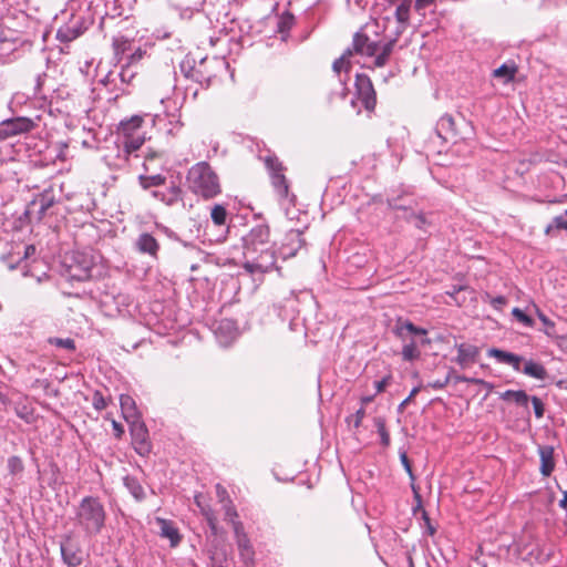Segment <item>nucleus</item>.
Segmentation results:
<instances>
[{
  "instance_id": "obj_1",
  "label": "nucleus",
  "mask_w": 567,
  "mask_h": 567,
  "mask_svg": "<svg viewBox=\"0 0 567 567\" xmlns=\"http://www.w3.org/2000/svg\"><path fill=\"white\" fill-rule=\"evenodd\" d=\"M369 28L370 24H365L358 32H355L351 48H348L332 64V69L338 74L339 82L342 85H346L349 79L348 73L354 63L353 58L355 55L373 58L372 65L370 66L372 69L383 68L390 60L396 43V39H390L384 43H381L380 40H374L369 37L367 32ZM346 96L347 87L343 86L341 97L346 99Z\"/></svg>"
},
{
  "instance_id": "obj_2",
  "label": "nucleus",
  "mask_w": 567,
  "mask_h": 567,
  "mask_svg": "<svg viewBox=\"0 0 567 567\" xmlns=\"http://www.w3.org/2000/svg\"><path fill=\"white\" fill-rule=\"evenodd\" d=\"M243 268L249 274H266L280 270L277 266V254L270 240V228L266 224L252 227L243 238Z\"/></svg>"
},
{
  "instance_id": "obj_3",
  "label": "nucleus",
  "mask_w": 567,
  "mask_h": 567,
  "mask_svg": "<svg viewBox=\"0 0 567 567\" xmlns=\"http://www.w3.org/2000/svg\"><path fill=\"white\" fill-rule=\"evenodd\" d=\"M145 115H132L122 120L117 127L116 156L109 161V165L116 169L127 168L130 156L142 147L146 141V133L142 130Z\"/></svg>"
},
{
  "instance_id": "obj_4",
  "label": "nucleus",
  "mask_w": 567,
  "mask_h": 567,
  "mask_svg": "<svg viewBox=\"0 0 567 567\" xmlns=\"http://www.w3.org/2000/svg\"><path fill=\"white\" fill-rule=\"evenodd\" d=\"M106 511L96 496L83 497L75 508L74 525L87 537L99 535L105 527Z\"/></svg>"
},
{
  "instance_id": "obj_5",
  "label": "nucleus",
  "mask_w": 567,
  "mask_h": 567,
  "mask_svg": "<svg viewBox=\"0 0 567 567\" xmlns=\"http://www.w3.org/2000/svg\"><path fill=\"white\" fill-rule=\"evenodd\" d=\"M186 181L188 189L203 199H212L221 193L219 177L207 162L193 165Z\"/></svg>"
},
{
  "instance_id": "obj_6",
  "label": "nucleus",
  "mask_w": 567,
  "mask_h": 567,
  "mask_svg": "<svg viewBox=\"0 0 567 567\" xmlns=\"http://www.w3.org/2000/svg\"><path fill=\"white\" fill-rule=\"evenodd\" d=\"M487 354L491 358H495L499 363L508 364L515 371L522 372L536 380L544 381L548 377L547 370L542 363L534 360L524 361L523 357L516 353L497 348H491Z\"/></svg>"
},
{
  "instance_id": "obj_7",
  "label": "nucleus",
  "mask_w": 567,
  "mask_h": 567,
  "mask_svg": "<svg viewBox=\"0 0 567 567\" xmlns=\"http://www.w3.org/2000/svg\"><path fill=\"white\" fill-rule=\"evenodd\" d=\"M265 165L269 172L271 186L281 205H295L296 196L290 192L289 182L284 174L285 167L276 156H267Z\"/></svg>"
},
{
  "instance_id": "obj_8",
  "label": "nucleus",
  "mask_w": 567,
  "mask_h": 567,
  "mask_svg": "<svg viewBox=\"0 0 567 567\" xmlns=\"http://www.w3.org/2000/svg\"><path fill=\"white\" fill-rule=\"evenodd\" d=\"M137 74L136 66L124 63L118 72L110 71L100 82L111 93H114L115 97H118L132 92Z\"/></svg>"
},
{
  "instance_id": "obj_9",
  "label": "nucleus",
  "mask_w": 567,
  "mask_h": 567,
  "mask_svg": "<svg viewBox=\"0 0 567 567\" xmlns=\"http://www.w3.org/2000/svg\"><path fill=\"white\" fill-rule=\"evenodd\" d=\"M65 276L71 280L85 281L91 278L94 266L91 255L83 251H73L65 257Z\"/></svg>"
},
{
  "instance_id": "obj_10",
  "label": "nucleus",
  "mask_w": 567,
  "mask_h": 567,
  "mask_svg": "<svg viewBox=\"0 0 567 567\" xmlns=\"http://www.w3.org/2000/svg\"><path fill=\"white\" fill-rule=\"evenodd\" d=\"M151 196L167 206L175 205L183 199L181 177L171 176L166 182V186L159 187L158 189H152Z\"/></svg>"
},
{
  "instance_id": "obj_11",
  "label": "nucleus",
  "mask_w": 567,
  "mask_h": 567,
  "mask_svg": "<svg viewBox=\"0 0 567 567\" xmlns=\"http://www.w3.org/2000/svg\"><path fill=\"white\" fill-rule=\"evenodd\" d=\"M128 423L132 436V445L135 452L143 457L148 456L152 452V443L145 423L141 419L131 421Z\"/></svg>"
},
{
  "instance_id": "obj_12",
  "label": "nucleus",
  "mask_w": 567,
  "mask_h": 567,
  "mask_svg": "<svg viewBox=\"0 0 567 567\" xmlns=\"http://www.w3.org/2000/svg\"><path fill=\"white\" fill-rule=\"evenodd\" d=\"M34 122L29 117H12L0 122V141L29 133L34 128Z\"/></svg>"
},
{
  "instance_id": "obj_13",
  "label": "nucleus",
  "mask_w": 567,
  "mask_h": 567,
  "mask_svg": "<svg viewBox=\"0 0 567 567\" xmlns=\"http://www.w3.org/2000/svg\"><path fill=\"white\" fill-rule=\"evenodd\" d=\"M91 21L82 16H73L69 22L61 25L56 31V39L60 42H71L82 35L91 25Z\"/></svg>"
},
{
  "instance_id": "obj_14",
  "label": "nucleus",
  "mask_w": 567,
  "mask_h": 567,
  "mask_svg": "<svg viewBox=\"0 0 567 567\" xmlns=\"http://www.w3.org/2000/svg\"><path fill=\"white\" fill-rule=\"evenodd\" d=\"M355 95L361 101L364 109L369 112L373 111L377 105V93L371 79L363 73L355 76Z\"/></svg>"
},
{
  "instance_id": "obj_15",
  "label": "nucleus",
  "mask_w": 567,
  "mask_h": 567,
  "mask_svg": "<svg viewBox=\"0 0 567 567\" xmlns=\"http://www.w3.org/2000/svg\"><path fill=\"white\" fill-rule=\"evenodd\" d=\"M235 540L239 558L246 567H255V549L243 524H235Z\"/></svg>"
},
{
  "instance_id": "obj_16",
  "label": "nucleus",
  "mask_w": 567,
  "mask_h": 567,
  "mask_svg": "<svg viewBox=\"0 0 567 567\" xmlns=\"http://www.w3.org/2000/svg\"><path fill=\"white\" fill-rule=\"evenodd\" d=\"M305 245L303 233L299 229H290L280 245L279 255L284 260L292 258Z\"/></svg>"
},
{
  "instance_id": "obj_17",
  "label": "nucleus",
  "mask_w": 567,
  "mask_h": 567,
  "mask_svg": "<svg viewBox=\"0 0 567 567\" xmlns=\"http://www.w3.org/2000/svg\"><path fill=\"white\" fill-rule=\"evenodd\" d=\"M134 248L141 255H146L151 259L157 260L161 251V244L151 233L144 231L135 239Z\"/></svg>"
},
{
  "instance_id": "obj_18",
  "label": "nucleus",
  "mask_w": 567,
  "mask_h": 567,
  "mask_svg": "<svg viewBox=\"0 0 567 567\" xmlns=\"http://www.w3.org/2000/svg\"><path fill=\"white\" fill-rule=\"evenodd\" d=\"M60 549L63 563L69 567H78L82 564V551L71 536H66L62 540Z\"/></svg>"
},
{
  "instance_id": "obj_19",
  "label": "nucleus",
  "mask_w": 567,
  "mask_h": 567,
  "mask_svg": "<svg viewBox=\"0 0 567 567\" xmlns=\"http://www.w3.org/2000/svg\"><path fill=\"white\" fill-rule=\"evenodd\" d=\"M435 133L444 142H456L457 132L453 116L450 114L442 115L436 123Z\"/></svg>"
},
{
  "instance_id": "obj_20",
  "label": "nucleus",
  "mask_w": 567,
  "mask_h": 567,
  "mask_svg": "<svg viewBox=\"0 0 567 567\" xmlns=\"http://www.w3.org/2000/svg\"><path fill=\"white\" fill-rule=\"evenodd\" d=\"M457 357L456 363L462 368L474 364L480 355V348L471 343H461L456 346Z\"/></svg>"
},
{
  "instance_id": "obj_21",
  "label": "nucleus",
  "mask_w": 567,
  "mask_h": 567,
  "mask_svg": "<svg viewBox=\"0 0 567 567\" xmlns=\"http://www.w3.org/2000/svg\"><path fill=\"white\" fill-rule=\"evenodd\" d=\"M134 45V39L123 34H116L112 38V50L114 60L120 63L124 56H127Z\"/></svg>"
},
{
  "instance_id": "obj_22",
  "label": "nucleus",
  "mask_w": 567,
  "mask_h": 567,
  "mask_svg": "<svg viewBox=\"0 0 567 567\" xmlns=\"http://www.w3.org/2000/svg\"><path fill=\"white\" fill-rule=\"evenodd\" d=\"M537 451L540 460L539 472L543 476L548 477L551 475L556 466L554 447L551 445H539Z\"/></svg>"
},
{
  "instance_id": "obj_23",
  "label": "nucleus",
  "mask_w": 567,
  "mask_h": 567,
  "mask_svg": "<svg viewBox=\"0 0 567 567\" xmlns=\"http://www.w3.org/2000/svg\"><path fill=\"white\" fill-rule=\"evenodd\" d=\"M386 205L392 210H402L409 215L415 209L417 203L412 196L400 195L388 197Z\"/></svg>"
},
{
  "instance_id": "obj_24",
  "label": "nucleus",
  "mask_w": 567,
  "mask_h": 567,
  "mask_svg": "<svg viewBox=\"0 0 567 567\" xmlns=\"http://www.w3.org/2000/svg\"><path fill=\"white\" fill-rule=\"evenodd\" d=\"M156 522L159 526V535L169 539L172 547H176L181 543L182 536L175 524L172 520L165 518H157Z\"/></svg>"
},
{
  "instance_id": "obj_25",
  "label": "nucleus",
  "mask_w": 567,
  "mask_h": 567,
  "mask_svg": "<svg viewBox=\"0 0 567 567\" xmlns=\"http://www.w3.org/2000/svg\"><path fill=\"white\" fill-rule=\"evenodd\" d=\"M120 406L122 415L126 422L141 419L135 400L128 394H121Z\"/></svg>"
},
{
  "instance_id": "obj_26",
  "label": "nucleus",
  "mask_w": 567,
  "mask_h": 567,
  "mask_svg": "<svg viewBox=\"0 0 567 567\" xmlns=\"http://www.w3.org/2000/svg\"><path fill=\"white\" fill-rule=\"evenodd\" d=\"M394 333L396 337L405 339L408 334H413L415 337H425L427 334V331L423 328L416 327L411 321L399 320L394 327Z\"/></svg>"
},
{
  "instance_id": "obj_27",
  "label": "nucleus",
  "mask_w": 567,
  "mask_h": 567,
  "mask_svg": "<svg viewBox=\"0 0 567 567\" xmlns=\"http://www.w3.org/2000/svg\"><path fill=\"white\" fill-rule=\"evenodd\" d=\"M169 178L162 174L154 175H140L138 184L145 190L158 189L159 187L166 186V182Z\"/></svg>"
},
{
  "instance_id": "obj_28",
  "label": "nucleus",
  "mask_w": 567,
  "mask_h": 567,
  "mask_svg": "<svg viewBox=\"0 0 567 567\" xmlns=\"http://www.w3.org/2000/svg\"><path fill=\"white\" fill-rule=\"evenodd\" d=\"M499 399L506 402H514L518 406L528 409L529 395L524 390H506L501 393Z\"/></svg>"
},
{
  "instance_id": "obj_29",
  "label": "nucleus",
  "mask_w": 567,
  "mask_h": 567,
  "mask_svg": "<svg viewBox=\"0 0 567 567\" xmlns=\"http://www.w3.org/2000/svg\"><path fill=\"white\" fill-rule=\"evenodd\" d=\"M195 503L199 507L200 513L205 517V519H206V522H207L212 533L214 535H216L217 534V517L215 515V512L213 511V508L208 504H204L202 502V495H196L195 496Z\"/></svg>"
},
{
  "instance_id": "obj_30",
  "label": "nucleus",
  "mask_w": 567,
  "mask_h": 567,
  "mask_svg": "<svg viewBox=\"0 0 567 567\" xmlns=\"http://www.w3.org/2000/svg\"><path fill=\"white\" fill-rule=\"evenodd\" d=\"M517 73V65L515 62L509 61L506 63H503L499 68L495 69L493 71V76L496 79L503 80V82L509 83L515 79V75Z\"/></svg>"
},
{
  "instance_id": "obj_31",
  "label": "nucleus",
  "mask_w": 567,
  "mask_h": 567,
  "mask_svg": "<svg viewBox=\"0 0 567 567\" xmlns=\"http://www.w3.org/2000/svg\"><path fill=\"white\" fill-rule=\"evenodd\" d=\"M54 204V198L48 193L41 194L34 198L31 203L33 207H38V217L39 219L43 218L47 214L48 209L51 208Z\"/></svg>"
},
{
  "instance_id": "obj_32",
  "label": "nucleus",
  "mask_w": 567,
  "mask_h": 567,
  "mask_svg": "<svg viewBox=\"0 0 567 567\" xmlns=\"http://www.w3.org/2000/svg\"><path fill=\"white\" fill-rule=\"evenodd\" d=\"M123 483L135 499L142 501L145 497L144 488L136 477L127 475Z\"/></svg>"
},
{
  "instance_id": "obj_33",
  "label": "nucleus",
  "mask_w": 567,
  "mask_h": 567,
  "mask_svg": "<svg viewBox=\"0 0 567 567\" xmlns=\"http://www.w3.org/2000/svg\"><path fill=\"white\" fill-rule=\"evenodd\" d=\"M399 6L395 9L394 16L400 23H408L410 20V11L412 7V0L399 1Z\"/></svg>"
},
{
  "instance_id": "obj_34",
  "label": "nucleus",
  "mask_w": 567,
  "mask_h": 567,
  "mask_svg": "<svg viewBox=\"0 0 567 567\" xmlns=\"http://www.w3.org/2000/svg\"><path fill=\"white\" fill-rule=\"evenodd\" d=\"M373 423H374V426L377 427V431L380 435L381 444L385 447L389 446L391 439H390V434L386 430L385 419L382 416H377V417H374Z\"/></svg>"
},
{
  "instance_id": "obj_35",
  "label": "nucleus",
  "mask_w": 567,
  "mask_h": 567,
  "mask_svg": "<svg viewBox=\"0 0 567 567\" xmlns=\"http://www.w3.org/2000/svg\"><path fill=\"white\" fill-rule=\"evenodd\" d=\"M561 229L567 230V219L564 214L556 216L551 220V223L547 225V227L545 228V234L548 236H551V235H555V231L561 230Z\"/></svg>"
},
{
  "instance_id": "obj_36",
  "label": "nucleus",
  "mask_w": 567,
  "mask_h": 567,
  "mask_svg": "<svg viewBox=\"0 0 567 567\" xmlns=\"http://www.w3.org/2000/svg\"><path fill=\"white\" fill-rule=\"evenodd\" d=\"M48 342L56 348L65 349L70 352H74L76 350L75 341L72 338H58L51 337L48 339Z\"/></svg>"
},
{
  "instance_id": "obj_37",
  "label": "nucleus",
  "mask_w": 567,
  "mask_h": 567,
  "mask_svg": "<svg viewBox=\"0 0 567 567\" xmlns=\"http://www.w3.org/2000/svg\"><path fill=\"white\" fill-rule=\"evenodd\" d=\"M210 217L216 226H225L227 221V210L223 205H215L212 208Z\"/></svg>"
},
{
  "instance_id": "obj_38",
  "label": "nucleus",
  "mask_w": 567,
  "mask_h": 567,
  "mask_svg": "<svg viewBox=\"0 0 567 567\" xmlns=\"http://www.w3.org/2000/svg\"><path fill=\"white\" fill-rule=\"evenodd\" d=\"M402 357L405 361H413L420 357V351L415 340H411L403 346Z\"/></svg>"
},
{
  "instance_id": "obj_39",
  "label": "nucleus",
  "mask_w": 567,
  "mask_h": 567,
  "mask_svg": "<svg viewBox=\"0 0 567 567\" xmlns=\"http://www.w3.org/2000/svg\"><path fill=\"white\" fill-rule=\"evenodd\" d=\"M166 116L168 117L166 133L168 135H176V134H178L179 131L183 127V123L181 122V114L179 113H173L171 115L167 114Z\"/></svg>"
},
{
  "instance_id": "obj_40",
  "label": "nucleus",
  "mask_w": 567,
  "mask_h": 567,
  "mask_svg": "<svg viewBox=\"0 0 567 567\" xmlns=\"http://www.w3.org/2000/svg\"><path fill=\"white\" fill-rule=\"evenodd\" d=\"M111 402L112 398L104 396L103 393L99 390H95L92 394V405L96 411H102L106 409Z\"/></svg>"
},
{
  "instance_id": "obj_41",
  "label": "nucleus",
  "mask_w": 567,
  "mask_h": 567,
  "mask_svg": "<svg viewBox=\"0 0 567 567\" xmlns=\"http://www.w3.org/2000/svg\"><path fill=\"white\" fill-rule=\"evenodd\" d=\"M181 71L184 73V75L188 79H192L196 82L202 81V76L198 70H196L192 64L189 60H184L181 63Z\"/></svg>"
},
{
  "instance_id": "obj_42",
  "label": "nucleus",
  "mask_w": 567,
  "mask_h": 567,
  "mask_svg": "<svg viewBox=\"0 0 567 567\" xmlns=\"http://www.w3.org/2000/svg\"><path fill=\"white\" fill-rule=\"evenodd\" d=\"M223 508L225 511V520L231 523L233 528L235 529V524H243L237 520L238 513L233 504V501L223 504Z\"/></svg>"
},
{
  "instance_id": "obj_43",
  "label": "nucleus",
  "mask_w": 567,
  "mask_h": 567,
  "mask_svg": "<svg viewBox=\"0 0 567 567\" xmlns=\"http://www.w3.org/2000/svg\"><path fill=\"white\" fill-rule=\"evenodd\" d=\"M146 49L142 47L133 48L130 54L126 56V62L130 65L136 66V64L144 59L146 55Z\"/></svg>"
},
{
  "instance_id": "obj_44",
  "label": "nucleus",
  "mask_w": 567,
  "mask_h": 567,
  "mask_svg": "<svg viewBox=\"0 0 567 567\" xmlns=\"http://www.w3.org/2000/svg\"><path fill=\"white\" fill-rule=\"evenodd\" d=\"M404 218L408 221L413 223L414 226L419 229H423L427 223L425 215L422 212L416 213L415 209L411 214L405 215Z\"/></svg>"
},
{
  "instance_id": "obj_45",
  "label": "nucleus",
  "mask_w": 567,
  "mask_h": 567,
  "mask_svg": "<svg viewBox=\"0 0 567 567\" xmlns=\"http://www.w3.org/2000/svg\"><path fill=\"white\" fill-rule=\"evenodd\" d=\"M47 78H48V75L45 72L37 74L35 85H34V90H33V95L35 97L45 99V93H44L43 86H44V82H45Z\"/></svg>"
},
{
  "instance_id": "obj_46",
  "label": "nucleus",
  "mask_w": 567,
  "mask_h": 567,
  "mask_svg": "<svg viewBox=\"0 0 567 567\" xmlns=\"http://www.w3.org/2000/svg\"><path fill=\"white\" fill-rule=\"evenodd\" d=\"M483 300L487 301L495 310L498 311L507 305V298L504 296L492 297L489 293H486Z\"/></svg>"
},
{
  "instance_id": "obj_47",
  "label": "nucleus",
  "mask_w": 567,
  "mask_h": 567,
  "mask_svg": "<svg viewBox=\"0 0 567 567\" xmlns=\"http://www.w3.org/2000/svg\"><path fill=\"white\" fill-rule=\"evenodd\" d=\"M512 315L516 318L517 321H519L523 326L527 327V328H532L534 327L535 322L533 320V318H530L529 316H527L523 310H520L519 308H514L512 310Z\"/></svg>"
},
{
  "instance_id": "obj_48",
  "label": "nucleus",
  "mask_w": 567,
  "mask_h": 567,
  "mask_svg": "<svg viewBox=\"0 0 567 567\" xmlns=\"http://www.w3.org/2000/svg\"><path fill=\"white\" fill-rule=\"evenodd\" d=\"M364 417H365V409L363 406H361L354 414L347 417V422L349 425H352L354 429H359L361 426Z\"/></svg>"
},
{
  "instance_id": "obj_49",
  "label": "nucleus",
  "mask_w": 567,
  "mask_h": 567,
  "mask_svg": "<svg viewBox=\"0 0 567 567\" xmlns=\"http://www.w3.org/2000/svg\"><path fill=\"white\" fill-rule=\"evenodd\" d=\"M538 319L543 322L545 326L544 332L548 337H553L555 333V323L551 321L547 316H545L538 308L536 309Z\"/></svg>"
},
{
  "instance_id": "obj_50",
  "label": "nucleus",
  "mask_w": 567,
  "mask_h": 567,
  "mask_svg": "<svg viewBox=\"0 0 567 567\" xmlns=\"http://www.w3.org/2000/svg\"><path fill=\"white\" fill-rule=\"evenodd\" d=\"M529 402L533 404L536 419H542L545 414V404L543 400L536 395H533L529 396Z\"/></svg>"
},
{
  "instance_id": "obj_51",
  "label": "nucleus",
  "mask_w": 567,
  "mask_h": 567,
  "mask_svg": "<svg viewBox=\"0 0 567 567\" xmlns=\"http://www.w3.org/2000/svg\"><path fill=\"white\" fill-rule=\"evenodd\" d=\"M435 6V0H415L414 10L422 17L426 16L427 9Z\"/></svg>"
},
{
  "instance_id": "obj_52",
  "label": "nucleus",
  "mask_w": 567,
  "mask_h": 567,
  "mask_svg": "<svg viewBox=\"0 0 567 567\" xmlns=\"http://www.w3.org/2000/svg\"><path fill=\"white\" fill-rule=\"evenodd\" d=\"M104 419L111 421L114 436L116 439H121L122 435L124 434L123 425L120 422L115 421L111 413H106Z\"/></svg>"
},
{
  "instance_id": "obj_53",
  "label": "nucleus",
  "mask_w": 567,
  "mask_h": 567,
  "mask_svg": "<svg viewBox=\"0 0 567 567\" xmlns=\"http://www.w3.org/2000/svg\"><path fill=\"white\" fill-rule=\"evenodd\" d=\"M391 381H392L391 374L383 377L381 380L374 381L373 384H374V389H375V394H380L383 391H385L386 386L390 385Z\"/></svg>"
},
{
  "instance_id": "obj_54",
  "label": "nucleus",
  "mask_w": 567,
  "mask_h": 567,
  "mask_svg": "<svg viewBox=\"0 0 567 567\" xmlns=\"http://www.w3.org/2000/svg\"><path fill=\"white\" fill-rule=\"evenodd\" d=\"M216 495H217L218 501L221 504H225V503L231 501L227 489L221 484L216 485Z\"/></svg>"
},
{
  "instance_id": "obj_55",
  "label": "nucleus",
  "mask_w": 567,
  "mask_h": 567,
  "mask_svg": "<svg viewBox=\"0 0 567 567\" xmlns=\"http://www.w3.org/2000/svg\"><path fill=\"white\" fill-rule=\"evenodd\" d=\"M210 558L213 567H227V559L225 554L214 553Z\"/></svg>"
},
{
  "instance_id": "obj_56",
  "label": "nucleus",
  "mask_w": 567,
  "mask_h": 567,
  "mask_svg": "<svg viewBox=\"0 0 567 567\" xmlns=\"http://www.w3.org/2000/svg\"><path fill=\"white\" fill-rule=\"evenodd\" d=\"M16 413L20 419L24 420L25 422H30L32 419V413L25 405H23L22 408H17Z\"/></svg>"
},
{
  "instance_id": "obj_57",
  "label": "nucleus",
  "mask_w": 567,
  "mask_h": 567,
  "mask_svg": "<svg viewBox=\"0 0 567 567\" xmlns=\"http://www.w3.org/2000/svg\"><path fill=\"white\" fill-rule=\"evenodd\" d=\"M449 382H450V377H446L443 380H436V381L430 382L427 384V386L435 389V390H442L449 384Z\"/></svg>"
},
{
  "instance_id": "obj_58",
  "label": "nucleus",
  "mask_w": 567,
  "mask_h": 567,
  "mask_svg": "<svg viewBox=\"0 0 567 567\" xmlns=\"http://www.w3.org/2000/svg\"><path fill=\"white\" fill-rule=\"evenodd\" d=\"M421 388L420 386H414L409 396L401 403L400 408H403L419 392H420Z\"/></svg>"
},
{
  "instance_id": "obj_59",
  "label": "nucleus",
  "mask_w": 567,
  "mask_h": 567,
  "mask_svg": "<svg viewBox=\"0 0 567 567\" xmlns=\"http://www.w3.org/2000/svg\"><path fill=\"white\" fill-rule=\"evenodd\" d=\"M401 462L404 465L406 472L412 476V468H411L410 461L408 458L406 453L401 454Z\"/></svg>"
},
{
  "instance_id": "obj_60",
  "label": "nucleus",
  "mask_w": 567,
  "mask_h": 567,
  "mask_svg": "<svg viewBox=\"0 0 567 567\" xmlns=\"http://www.w3.org/2000/svg\"><path fill=\"white\" fill-rule=\"evenodd\" d=\"M35 247L33 245H27L24 247V258H29L30 256L34 255Z\"/></svg>"
},
{
  "instance_id": "obj_61",
  "label": "nucleus",
  "mask_w": 567,
  "mask_h": 567,
  "mask_svg": "<svg viewBox=\"0 0 567 567\" xmlns=\"http://www.w3.org/2000/svg\"><path fill=\"white\" fill-rule=\"evenodd\" d=\"M561 493H563V498L559 501V506L563 509L567 511V491L564 489V491H561Z\"/></svg>"
},
{
  "instance_id": "obj_62",
  "label": "nucleus",
  "mask_w": 567,
  "mask_h": 567,
  "mask_svg": "<svg viewBox=\"0 0 567 567\" xmlns=\"http://www.w3.org/2000/svg\"><path fill=\"white\" fill-rule=\"evenodd\" d=\"M375 395H377V394L374 393V395H367V396H362V398H361V404H362V406L364 408V405H367V404L371 403V402L373 401V399H374V396H375Z\"/></svg>"
},
{
  "instance_id": "obj_63",
  "label": "nucleus",
  "mask_w": 567,
  "mask_h": 567,
  "mask_svg": "<svg viewBox=\"0 0 567 567\" xmlns=\"http://www.w3.org/2000/svg\"><path fill=\"white\" fill-rule=\"evenodd\" d=\"M414 491V497H415V501H416V508H414V512L416 509H421L422 508V499H421V495L413 488Z\"/></svg>"
},
{
  "instance_id": "obj_64",
  "label": "nucleus",
  "mask_w": 567,
  "mask_h": 567,
  "mask_svg": "<svg viewBox=\"0 0 567 567\" xmlns=\"http://www.w3.org/2000/svg\"><path fill=\"white\" fill-rule=\"evenodd\" d=\"M468 383L481 385L485 384V380L470 377Z\"/></svg>"
}]
</instances>
